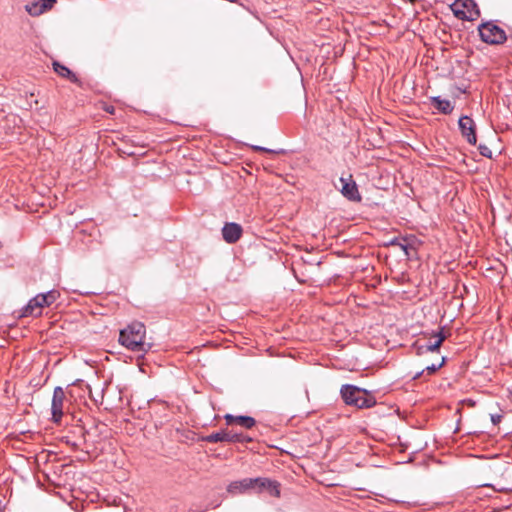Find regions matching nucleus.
<instances>
[{
    "label": "nucleus",
    "instance_id": "nucleus-1",
    "mask_svg": "<svg viewBox=\"0 0 512 512\" xmlns=\"http://www.w3.org/2000/svg\"><path fill=\"white\" fill-rule=\"evenodd\" d=\"M145 336V325L135 321L120 331L119 342L131 351L146 353L151 348V344L144 341Z\"/></svg>",
    "mask_w": 512,
    "mask_h": 512
},
{
    "label": "nucleus",
    "instance_id": "nucleus-2",
    "mask_svg": "<svg viewBox=\"0 0 512 512\" xmlns=\"http://www.w3.org/2000/svg\"><path fill=\"white\" fill-rule=\"evenodd\" d=\"M341 396L346 404L354 405L358 408H370L376 403L375 399L365 390L353 385H343Z\"/></svg>",
    "mask_w": 512,
    "mask_h": 512
},
{
    "label": "nucleus",
    "instance_id": "nucleus-3",
    "mask_svg": "<svg viewBox=\"0 0 512 512\" xmlns=\"http://www.w3.org/2000/svg\"><path fill=\"white\" fill-rule=\"evenodd\" d=\"M59 290H48L46 293H40L32 298L23 308L22 316H38L45 306L54 303L59 297Z\"/></svg>",
    "mask_w": 512,
    "mask_h": 512
},
{
    "label": "nucleus",
    "instance_id": "nucleus-4",
    "mask_svg": "<svg viewBox=\"0 0 512 512\" xmlns=\"http://www.w3.org/2000/svg\"><path fill=\"white\" fill-rule=\"evenodd\" d=\"M450 9L456 18L464 21H474L480 16V10L474 0H455Z\"/></svg>",
    "mask_w": 512,
    "mask_h": 512
},
{
    "label": "nucleus",
    "instance_id": "nucleus-5",
    "mask_svg": "<svg viewBox=\"0 0 512 512\" xmlns=\"http://www.w3.org/2000/svg\"><path fill=\"white\" fill-rule=\"evenodd\" d=\"M481 40L488 44H501L506 40L505 31L494 24L493 22H486L478 27Z\"/></svg>",
    "mask_w": 512,
    "mask_h": 512
},
{
    "label": "nucleus",
    "instance_id": "nucleus-6",
    "mask_svg": "<svg viewBox=\"0 0 512 512\" xmlns=\"http://www.w3.org/2000/svg\"><path fill=\"white\" fill-rule=\"evenodd\" d=\"M205 441L209 443L217 442H229V443H244L250 442L251 438L244 435L243 433H236L229 430H221L216 433H212L205 437Z\"/></svg>",
    "mask_w": 512,
    "mask_h": 512
},
{
    "label": "nucleus",
    "instance_id": "nucleus-7",
    "mask_svg": "<svg viewBox=\"0 0 512 512\" xmlns=\"http://www.w3.org/2000/svg\"><path fill=\"white\" fill-rule=\"evenodd\" d=\"M64 401L65 392L63 388L60 386L55 387L51 403L52 420L55 423H59L62 419L64 414Z\"/></svg>",
    "mask_w": 512,
    "mask_h": 512
},
{
    "label": "nucleus",
    "instance_id": "nucleus-8",
    "mask_svg": "<svg viewBox=\"0 0 512 512\" xmlns=\"http://www.w3.org/2000/svg\"><path fill=\"white\" fill-rule=\"evenodd\" d=\"M56 2V0H32L25 5V10L29 15L37 17L51 10Z\"/></svg>",
    "mask_w": 512,
    "mask_h": 512
},
{
    "label": "nucleus",
    "instance_id": "nucleus-9",
    "mask_svg": "<svg viewBox=\"0 0 512 512\" xmlns=\"http://www.w3.org/2000/svg\"><path fill=\"white\" fill-rule=\"evenodd\" d=\"M340 182L342 184L340 191L344 197H346L350 201L361 200V195L358 191V187L355 181L352 179L351 175H349L347 178L341 177Z\"/></svg>",
    "mask_w": 512,
    "mask_h": 512
},
{
    "label": "nucleus",
    "instance_id": "nucleus-10",
    "mask_svg": "<svg viewBox=\"0 0 512 512\" xmlns=\"http://www.w3.org/2000/svg\"><path fill=\"white\" fill-rule=\"evenodd\" d=\"M279 485L275 481H271L267 478H252V489L256 492H261L263 490H268L271 496L279 497L280 490Z\"/></svg>",
    "mask_w": 512,
    "mask_h": 512
},
{
    "label": "nucleus",
    "instance_id": "nucleus-11",
    "mask_svg": "<svg viewBox=\"0 0 512 512\" xmlns=\"http://www.w3.org/2000/svg\"><path fill=\"white\" fill-rule=\"evenodd\" d=\"M459 128L461 130L462 135L467 139V141L470 144L476 143L477 138L475 133V123L470 117H461L459 119Z\"/></svg>",
    "mask_w": 512,
    "mask_h": 512
},
{
    "label": "nucleus",
    "instance_id": "nucleus-12",
    "mask_svg": "<svg viewBox=\"0 0 512 512\" xmlns=\"http://www.w3.org/2000/svg\"><path fill=\"white\" fill-rule=\"evenodd\" d=\"M222 235L227 243H235L242 235V227L237 223H227L222 229Z\"/></svg>",
    "mask_w": 512,
    "mask_h": 512
},
{
    "label": "nucleus",
    "instance_id": "nucleus-13",
    "mask_svg": "<svg viewBox=\"0 0 512 512\" xmlns=\"http://www.w3.org/2000/svg\"><path fill=\"white\" fill-rule=\"evenodd\" d=\"M224 419L227 423V425H234L237 424L241 427H244L246 429H251L255 426L256 421L253 417L250 416H234L232 414H226L224 416Z\"/></svg>",
    "mask_w": 512,
    "mask_h": 512
},
{
    "label": "nucleus",
    "instance_id": "nucleus-14",
    "mask_svg": "<svg viewBox=\"0 0 512 512\" xmlns=\"http://www.w3.org/2000/svg\"><path fill=\"white\" fill-rule=\"evenodd\" d=\"M251 489H252V478H245L242 480L233 481L227 487V491L230 494L245 493Z\"/></svg>",
    "mask_w": 512,
    "mask_h": 512
},
{
    "label": "nucleus",
    "instance_id": "nucleus-15",
    "mask_svg": "<svg viewBox=\"0 0 512 512\" xmlns=\"http://www.w3.org/2000/svg\"><path fill=\"white\" fill-rule=\"evenodd\" d=\"M53 69L59 76H61L63 78H67L73 83L79 82L78 77L68 67H66L58 62H54Z\"/></svg>",
    "mask_w": 512,
    "mask_h": 512
},
{
    "label": "nucleus",
    "instance_id": "nucleus-16",
    "mask_svg": "<svg viewBox=\"0 0 512 512\" xmlns=\"http://www.w3.org/2000/svg\"><path fill=\"white\" fill-rule=\"evenodd\" d=\"M432 103L434 104L435 108L443 114H450L454 109V106L450 100L441 99L440 97H433Z\"/></svg>",
    "mask_w": 512,
    "mask_h": 512
},
{
    "label": "nucleus",
    "instance_id": "nucleus-17",
    "mask_svg": "<svg viewBox=\"0 0 512 512\" xmlns=\"http://www.w3.org/2000/svg\"><path fill=\"white\" fill-rule=\"evenodd\" d=\"M434 337L436 338L435 342L428 343L425 348L427 351L434 352L439 349L442 342L445 340L446 336L443 334L442 331L436 332L434 334Z\"/></svg>",
    "mask_w": 512,
    "mask_h": 512
},
{
    "label": "nucleus",
    "instance_id": "nucleus-18",
    "mask_svg": "<svg viewBox=\"0 0 512 512\" xmlns=\"http://www.w3.org/2000/svg\"><path fill=\"white\" fill-rule=\"evenodd\" d=\"M391 244L399 247L405 253V255L407 257H411V250H413V248H412V245L406 239H403V240L395 239V240L391 241Z\"/></svg>",
    "mask_w": 512,
    "mask_h": 512
},
{
    "label": "nucleus",
    "instance_id": "nucleus-19",
    "mask_svg": "<svg viewBox=\"0 0 512 512\" xmlns=\"http://www.w3.org/2000/svg\"><path fill=\"white\" fill-rule=\"evenodd\" d=\"M443 364H444V358H442L441 362H439L438 364H432V365L426 366L423 369L422 373L427 372V374L431 375V374L435 373L438 369H440Z\"/></svg>",
    "mask_w": 512,
    "mask_h": 512
},
{
    "label": "nucleus",
    "instance_id": "nucleus-20",
    "mask_svg": "<svg viewBox=\"0 0 512 512\" xmlns=\"http://www.w3.org/2000/svg\"><path fill=\"white\" fill-rule=\"evenodd\" d=\"M479 149H480V153L483 156H486V157H490L491 156V151L486 146H480Z\"/></svg>",
    "mask_w": 512,
    "mask_h": 512
},
{
    "label": "nucleus",
    "instance_id": "nucleus-21",
    "mask_svg": "<svg viewBox=\"0 0 512 512\" xmlns=\"http://www.w3.org/2000/svg\"><path fill=\"white\" fill-rule=\"evenodd\" d=\"M502 416L499 414H492L491 415V421L494 425H497L500 423Z\"/></svg>",
    "mask_w": 512,
    "mask_h": 512
},
{
    "label": "nucleus",
    "instance_id": "nucleus-22",
    "mask_svg": "<svg viewBox=\"0 0 512 512\" xmlns=\"http://www.w3.org/2000/svg\"><path fill=\"white\" fill-rule=\"evenodd\" d=\"M114 107L113 106H106L105 107V111L110 113V114H113L114 113Z\"/></svg>",
    "mask_w": 512,
    "mask_h": 512
},
{
    "label": "nucleus",
    "instance_id": "nucleus-23",
    "mask_svg": "<svg viewBox=\"0 0 512 512\" xmlns=\"http://www.w3.org/2000/svg\"><path fill=\"white\" fill-rule=\"evenodd\" d=\"M351 398H358V394H356V393H352Z\"/></svg>",
    "mask_w": 512,
    "mask_h": 512
}]
</instances>
